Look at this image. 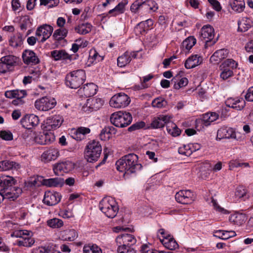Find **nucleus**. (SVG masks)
<instances>
[{"mask_svg":"<svg viewBox=\"0 0 253 253\" xmlns=\"http://www.w3.org/2000/svg\"><path fill=\"white\" fill-rule=\"evenodd\" d=\"M167 105L168 102L162 97H157L154 99L152 102V106L154 108H165L167 106Z\"/></svg>","mask_w":253,"mask_h":253,"instance_id":"obj_45","label":"nucleus"},{"mask_svg":"<svg viewBox=\"0 0 253 253\" xmlns=\"http://www.w3.org/2000/svg\"><path fill=\"white\" fill-rule=\"evenodd\" d=\"M59 155L58 149L51 147L42 154L41 159L42 161L44 162H48L56 159L59 156Z\"/></svg>","mask_w":253,"mask_h":253,"instance_id":"obj_23","label":"nucleus"},{"mask_svg":"<svg viewBox=\"0 0 253 253\" xmlns=\"http://www.w3.org/2000/svg\"><path fill=\"white\" fill-rule=\"evenodd\" d=\"M103 104V101L100 98H90L87 100L86 103L83 107V110L88 113L98 110Z\"/></svg>","mask_w":253,"mask_h":253,"instance_id":"obj_14","label":"nucleus"},{"mask_svg":"<svg viewBox=\"0 0 253 253\" xmlns=\"http://www.w3.org/2000/svg\"><path fill=\"white\" fill-rule=\"evenodd\" d=\"M53 28L52 26L44 24L38 27L36 32V36L38 37H42L40 40V42H44L51 35Z\"/></svg>","mask_w":253,"mask_h":253,"instance_id":"obj_18","label":"nucleus"},{"mask_svg":"<svg viewBox=\"0 0 253 253\" xmlns=\"http://www.w3.org/2000/svg\"><path fill=\"white\" fill-rule=\"evenodd\" d=\"M245 98L248 101H253V86L249 88L245 95Z\"/></svg>","mask_w":253,"mask_h":253,"instance_id":"obj_64","label":"nucleus"},{"mask_svg":"<svg viewBox=\"0 0 253 253\" xmlns=\"http://www.w3.org/2000/svg\"><path fill=\"white\" fill-rule=\"evenodd\" d=\"M55 140V136L51 132H38L34 133L33 140L40 145L49 144Z\"/></svg>","mask_w":253,"mask_h":253,"instance_id":"obj_13","label":"nucleus"},{"mask_svg":"<svg viewBox=\"0 0 253 253\" xmlns=\"http://www.w3.org/2000/svg\"><path fill=\"white\" fill-rule=\"evenodd\" d=\"M129 52L126 51L117 59L118 65L120 67H124L128 64L130 61Z\"/></svg>","mask_w":253,"mask_h":253,"instance_id":"obj_42","label":"nucleus"},{"mask_svg":"<svg viewBox=\"0 0 253 253\" xmlns=\"http://www.w3.org/2000/svg\"><path fill=\"white\" fill-rule=\"evenodd\" d=\"M200 56L198 55H194L190 56L185 61V67L186 69H191L199 65L201 61H200Z\"/></svg>","mask_w":253,"mask_h":253,"instance_id":"obj_37","label":"nucleus"},{"mask_svg":"<svg viewBox=\"0 0 253 253\" xmlns=\"http://www.w3.org/2000/svg\"><path fill=\"white\" fill-rule=\"evenodd\" d=\"M228 52L227 49H221L215 51L210 58V61L211 62H214L215 64L218 63L222 60L227 57Z\"/></svg>","mask_w":253,"mask_h":253,"instance_id":"obj_28","label":"nucleus"},{"mask_svg":"<svg viewBox=\"0 0 253 253\" xmlns=\"http://www.w3.org/2000/svg\"><path fill=\"white\" fill-rule=\"evenodd\" d=\"M22 193V189L18 186H14L10 189L6 188L4 191H0L3 200L7 199L9 201H15Z\"/></svg>","mask_w":253,"mask_h":253,"instance_id":"obj_15","label":"nucleus"},{"mask_svg":"<svg viewBox=\"0 0 253 253\" xmlns=\"http://www.w3.org/2000/svg\"><path fill=\"white\" fill-rule=\"evenodd\" d=\"M118 246V253H135V251L131 248L130 246L117 244Z\"/></svg>","mask_w":253,"mask_h":253,"instance_id":"obj_52","label":"nucleus"},{"mask_svg":"<svg viewBox=\"0 0 253 253\" xmlns=\"http://www.w3.org/2000/svg\"><path fill=\"white\" fill-rule=\"evenodd\" d=\"M22 35L19 33H17L10 37L9 42L10 45L16 47L20 46L22 43Z\"/></svg>","mask_w":253,"mask_h":253,"instance_id":"obj_43","label":"nucleus"},{"mask_svg":"<svg viewBox=\"0 0 253 253\" xmlns=\"http://www.w3.org/2000/svg\"><path fill=\"white\" fill-rule=\"evenodd\" d=\"M84 253H102L101 250L97 246H84Z\"/></svg>","mask_w":253,"mask_h":253,"instance_id":"obj_55","label":"nucleus"},{"mask_svg":"<svg viewBox=\"0 0 253 253\" xmlns=\"http://www.w3.org/2000/svg\"><path fill=\"white\" fill-rule=\"evenodd\" d=\"M110 122L118 127H125L130 124L132 118L130 113L119 111L113 113L110 118Z\"/></svg>","mask_w":253,"mask_h":253,"instance_id":"obj_5","label":"nucleus"},{"mask_svg":"<svg viewBox=\"0 0 253 253\" xmlns=\"http://www.w3.org/2000/svg\"><path fill=\"white\" fill-rule=\"evenodd\" d=\"M221 72L220 77L223 80H225L233 75V72L232 70L229 68H220Z\"/></svg>","mask_w":253,"mask_h":253,"instance_id":"obj_54","label":"nucleus"},{"mask_svg":"<svg viewBox=\"0 0 253 253\" xmlns=\"http://www.w3.org/2000/svg\"><path fill=\"white\" fill-rule=\"evenodd\" d=\"M86 79L83 70H77L70 72L66 77V84L71 88L77 89L83 84Z\"/></svg>","mask_w":253,"mask_h":253,"instance_id":"obj_3","label":"nucleus"},{"mask_svg":"<svg viewBox=\"0 0 253 253\" xmlns=\"http://www.w3.org/2000/svg\"><path fill=\"white\" fill-rule=\"evenodd\" d=\"M97 86L93 83L87 84L79 90L80 93L86 97L94 95L97 91Z\"/></svg>","mask_w":253,"mask_h":253,"instance_id":"obj_24","label":"nucleus"},{"mask_svg":"<svg viewBox=\"0 0 253 253\" xmlns=\"http://www.w3.org/2000/svg\"><path fill=\"white\" fill-rule=\"evenodd\" d=\"M47 225L53 228H58L63 225V222L61 219L54 218L48 220L47 221Z\"/></svg>","mask_w":253,"mask_h":253,"instance_id":"obj_50","label":"nucleus"},{"mask_svg":"<svg viewBox=\"0 0 253 253\" xmlns=\"http://www.w3.org/2000/svg\"><path fill=\"white\" fill-rule=\"evenodd\" d=\"M138 157L134 153H130L123 156L116 163V168L120 172L125 173H132L142 168L138 163Z\"/></svg>","mask_w":253,"mask_h":253,"instance_id":"obj_1","label":"nucleus"},{"mask_svg":"<svg viewBox=\"0 0 253 253\" xmlns=\"http://www.w3.org/2000/svg\"><path fill=\"white\" fill-rule=\"evenodd\" d=\"M64 183V180L61 177H55L48 179H44L42 183L47 187H57L62 185Z\"/></svg>","mask_w":253,"mask_h":253,"instance_id":"obj_32","label":"nucleus"},{"mask_svg":"<svg viewBox=\"0 0 253 253\" xmlns=\"http://www.w3.org/2000/svg\"><path fill=\"white\" fill-rule=\"evenodd\" d=\"M117 129L113 126H105L100 133V137L102 140H106L111 137V135L115 134Z\"/></svg>","mask_w":253,"mask_h":253,"instance_id":"obj_34","label":"nucleus"},{"mask_svg":"<svg viewBox=\"0 0 253 253\" xmlns=\"http://www.w3.org/2000/svg\"><path fill=\"white\" fill-rule=\"evenodd\" d=\"M196 42V40L194 37H189L182 42V46L183 48L189 50L195 44Z\"/></svg>","mask_w":253,"mask_h":253,"instance_id":"obj_46","label":"nucleus"},{"mask_svg":"<svg viewBox=\"0 0 253 253\" xmlns=\"http://www.w3.org/2000/svg\"><path fill=\"white\" fill-rule=\"evenodd\" d=\"M226 106L240 111L242 110L246 105L245 101L242 97H230L225 101Z\"/></svg>","mask_w":253,"mask_h":253,"instance_id":"obj_20","label":"nucleus"},{"mask_svg":"<svg viewBox=\"0 0 253 253\" xmlns=\"http://www.w3.org/2000/svg\"><path fill=\"white\" fill-rule=\"evenodd\" d=\"M125 5L123 3H119L114 8L110 10L108 14H112L113 16L117 15L124 12Z\"/></svg>","mask_w":253,"mask_h":253,"instance_id":"obj_53","label":"nucleus"},{"mask_svg":"<svg viewBox=\"0 0 253 253\" xmlns=\"http://www.w3.org/2000/svg\"><path fill=\"white\" fill-rule=\"evenodd\" d=\"M0 137L3 140L9 141L13 139V135L10 131L2 130L0 131Z\"/></svg>","mask_w":253,"mask_h":253,"instance_id":"obj_60","label":"nucleus"},{"mask_svg":"<svg viewBox=\"0 0 253 253\" xmlns=\"http://www.w3.org/2000/svg\"><path fill=\"white\" fill-rule=\"evenodd\" d=\"M67 235L68 236L65 238V240L68 241H74L78 236L77 233L75 230H70L67 231Z\"/></svg>","mask_w":253,"mask_h":253,"instance_id":"obj_62","label":"nucleus"},{"mask_svg":"<svg viewBox=\"0 0 253 253\" xmlns=\"http://www.w3.org/2000/svg\"><path fill=\"white\" fill-rule=\"evenodd\" d=\"M51 56L54 60L71 59V56L64 50H54L51 52Z\"/></svg>","mask_w":253,"mask_h":253,"instance_id":"obj_35","label":"nucleus"},{"mask_svg":"<svg viewBox=\"0 0 253 253\" xmlns=\"http://www.w3.org/2000/svg\"><path fill=\"white\" fill-rule=\"evenodd\" d=\"M5 96L8 98H23L27 95L25 90H11L5 92Z\"/></svg>","mask_w":253,"mask_h":253,"instance_id":"obj_31","label":"nucleus"},{"mask_svg":"<svg viewBox=\"0 0 253 253\" xmlns=\"http://www.w3.org/2000/svg\"><path fill=\"white\" fill-rule=\"evenodd\" d=\"M20 168L19 164L8 160L0 162V171H6L12 169H17Z\"/></svg>","mask_w":253,"mask_h":253,"instance_id":"obj_30","label":"nucleus"},{"mask_svg":"<svg viewBox=\"0 0 253 253\" xmlns=\"http://www.w3.org/2000/svg\"><path fill=\"white\" fill-rule=\"evenodd\" d=\"M32 232L28 230H18L14 232L11 236L13 237L19 238L17 241V245L20 247L23 246L27 248L31 247L35 243V241L32 237Z\"/></svg>","mask_w":253,"mask_h":253,"instance_id":"obj_6","label":"nucleus"},{"mask_svg":"<svg viewBox=\"0 0 253 253\" xmlns=\"http://www.w3.org/2000/svg\"><path fill=\"white\" fill-rule=\"evenodd\" d=\"M116 242L117 244L131 246L136 243V240L131 234H124L117 236Z\"/></svg>","mask_w":253,"mask_h":253,"instance_id":"obj_21","label":"nucleus"},{"mask_svg":"<svg viewBox=\"0 0 253 253\" xmlns=\"http://www.w3.org/2000/svg\"><path fill=\"white\" fill-rule=\"evenodd\" d=\"M227 230H218L213 231V236L222 240H227Z\"/></svg>","mask_w":253,"mask_h":253,"instance_id":"obj_56","label":"nucleus"},{"mask_svg":"<svg viewBox=\"0 0 253 253\" xmlns=\"http://www.w3.org/2000/svg\"><path fill=\"white\" fill-rule=\"evenodd\" d=\"M63 117L59 115L48 117L44 122V128L47 131L56 129L63 122Z\"/></svg>","mask_w":253,"mask_h":253,"instance_id":"obj_12","label":"nucleus"},{"mask_svg":"<svg viewBox=\"0 0 253 253\" xmlns=\"http://www.w3.org/2000/svg\"><path fill=\"white\" fill-rule=\"evenodd\" d=\"M245 218L246 217L244 214L235 213L230 215L229 221L234 225L240 226L245 222Z\"/></svg>","mask_w":253,"mask_h":253,"instance_id":"obj_36","label":"nucleus"},{"mask_svg":"<svg viewBox=\"0 0 253 253\" xmlns=\"http://www.w3.org/2000/svg\"><path fill=\"white\" fill-rule=\"evenodd\" d=\"M171 119V117L168 115H161L155 118L151 123V126L153 128H161L165 125H167L169 121Z\"/></svg>","mask_w":253,"mask_h":253,"instance_id":"obj_25","label":"nucleus"},{"mask_svg":"<svg viewBox=\"0 0 253 253\" xmlns=\"http://www.w3.org/2000/svg\"><path fill=\"white\" fill-rule=\"evenodd\" d=\"M145 124L143 122H139L133 124L128 128L129 131H133L137 129L143 128L145 126Z\"/></svg>","mask_w":253,"mask_h":253,"instance_id":"obj_61","label":"nucleus"},{"mask_svg":"<svg viewBox=\"0 0 253 253\" xmlns=\"http://www.w3.org/2000/svg\"><path fill=\"white\" fill-rule=\"evenodd\" d=\"M61 196L56 192L46 191L44 193L43 202L49 206L58 204L61 200Z\"/></svg>","mask_w":253,"mask_h":253,"instance_id":"obj_19","label":"nucleus"},{"mask_svg":"<svg viewBox=\"0 0 253 253\" xmlns=\"http://www.w3.org/2000/svg\"><path fill=\"white\" fill-rule=\"evenodd\" d=\"M16 182V180L12 176L5 175L0 176V187L1 188L0 191L14 187Z\"/></svg>","mask_w":253,"mask_h":253,"instance_id":"obj_22","label":"nucleus"},{"mask_svg":"<svg viewBox=\"0 0 253 253\" xmlns=\"http://www.w3.org/2000/svg\"><path fill=\"white\" fill-rule=\"evenodd\" d=\"M162 244L168 249L174 250L178 248V245L174 239L170 235L165 236L163 239H160Z\"/></svg>","mask_w":253,"mask_h":253,"instance_id":"obj_27","label":"nucleus"},{"mask_svg":"<svg viewBox=\"0 0 253 253\" xmlns=\"http://www.w3.org/2000/svg\"><path fill=\"white\" fill-rule=\"evenodd\" d=\"M167 130L168 132L174 137L179 135L181 133V130L178 128L177 126L171 122L170 120L169 121L167 125Z\"/></svg>","mask_w":253,"mask_h":253,"instance_id":"obj_40","label":"nucleus"},{"mask_svg":"<svg viewBox=\"0 0 253 253\" xmlns=\"http://www.w3.org/2000/svg\"><path fill=\"white\" fill-rule=\"evenodd\" d=\"M196 196L190 190H182L177 192L175 195L176 201L182 204H190L195 200Z\"/></svg>","mask_w":253,"mask_h":253,"instance_id":"obj_10","label":"nucleus"},{"mask_svg":"<svg viewBox=\"0 0 253 253\" xmlns=\"http://www.w3.org/2000/svg\"><path fill=\"white\" fill-rule=\"evenodd\" d=\"M52 252V253H62L58 251H54V249L52 246H47V247H42L40 248L39 253H50Z\"/></svg>","mask_w":253,"mask_h":253,"instance_id":"obj_59","label":"nucleus"},{"mask_svg":"<svg viewBox=\"0 0 253 253\" xmlns=\"http://www.w3.org/2000/svg\"><path fill=\"white\" fill-rule=\"evenodd\" d=\"M219 115L215 112H209L203 115L202 124L206 126H210L212 122L218 119Z\"/></svg>","mask_w":253,"mask_h":253,"instance_id":"obj_29","label":"nucleus"},{"mask_svg":"<svg viewBox=\"0 0 253 253\" xmlns=\"http://www.w3.org/2000/svg\"><path fill=\"white\" fill-rule=\"evenodd\" d=\"M230 5L233 10L240 13L244 10L245 3L243 0H230Z\"/></svg>","mask_w":253,"mask_h":253,"instance_id":"obj_38","label":"nucleus"},{"mask_svg":"<svg viewBox=\"0 0 253 253\" xmlns=\"http://www.w3.org/2000/svg\"><path fill=\"white\" fill-rule=\"evenodd\" d=\"M101 151L102 147L98 141H90L86 146L85 158L88 162H95L100 157Z\"/></svg>","mask_w":253,"mask_h":253,"instance_id":"obj_4","label":"nucleus"},{"mask_svg":"<svg viewBox=\"0 0 253 253\" xmlns=\"http://www.w3.org/2000/svg\"><path fill=\"white\" fill-rule=\"evenodd\" d=\"M129 97L124 93H119L114 95L110 100L111 106L119 108L127 106L130 103Z\"/></svg>","mask_w":253,"mask_h":253,"instance_id":"obj_9","label":"nucleus"},{"mask_svg":"<svg viewBox=\"0 0 253 253\" xmlns=\"http://www.w3.org/2000/svg\"><path fill=\"white\" fill-rule=\"evenodd\" d=\"M39 117L34 114L26 115L23 117L20 123L22 126L26 129H30L36 126L39 124Z\"/></svg>","mask_w":253,"mask_h":253,"instance_id":"obj_16","label":"nucleus"},{"mask_svg":"<svg viewBox=\"0 0 253 253\" xmlns=\"http://www.w3.org/2000/svg\"><path fill=\"white\" fill-rule=\"evenodd\" d=\"M92 28V25L89 23H85L79 25L75 28V31L81 35L89 33Z\"/></svg>","mask_w":253,"mask_h":253,"instance_id":"obj_41","label":"nucleus"},{"mask_svg":"<svg viewBox=\"0 0 253 253\" xmlns=\"http://www.w3.org/2000/svg\"><path fill=\"white\" fill-rule=\"evenodd\" d=\"M74 168V164L69 161H63L53 166V171L56 175H60L61 172L67 173Z\"/></svg>","mask_w":253,"mask_h":253,"instance_id":"obj_17","label":"nucleus"},{"mask_svg":"<svg viewBox=\"0 0 253 253\" xmlns=\"http://www.w3.org/2000/svg\"><path fill=\"white\" fill-rule=\"evenodd\" d=\"M238 63L232 59L225 60L220 66V68H229L231 70L237 68Z\"/></svg>","mask_w":253,"mask_h":253,"instance_id":"obj_47","label":"nucleus"},{"mask_svg":"<svg viewBox=\"0 0 253 253\" xmlns=\"http://www.w3.org/2000/svg\"><path fill=\"white\" fill-rule=\"evenodd\" d=\"M24 62L28 65H35L39 62L36 54L31 50H26L22 54Z\"/></svg>","mask_w":253,"mask_h":253,"instance_id":"obj_26","label":"nucleus"},{"mask_svg":"<svg viewBox=\"0 0 253 253\" xmlns=\"http://www.w3.org/2000/svg\"><path fill=\"white\" fill-rule=\"evenodd\" d=\"M68 33V31L67 29H58L56 30L53 33V37L56 40H61L64 39L65 37H66Z\"/></svg>","mask_w":253,"mask_h":253,"instance_id":"obj_48","label":"nucleus"},{"mask_svg":"<svg viewBox=\"0 0 253 253\" xmlns=\"http://www.w3.org/2000/svg\"><path fill=\"white\" fill-rule=\"evenodd\" d=\"M145 8L149 9L151 11L155 12L158 9V5L154 0H149L147 1Z\"/></svg>","mask_w":253,"mask_h":253,"instance_id":"obj_57","label":"nucleus"},{"mask_svg":"<svg viewBox=\"0 0 253 253\" xmlns=\"http://www.w3.org/2000/svg\"><path fill=\"white\" fill-rule=\"evenodd\" d=\"M103 57L98 54L95 50H91L89 52V60L92 63H96L97 62L103 60Z\"/></svg>","mask_w":253,"mask_h":253,"instance_id":"obj_49","label":"nucleus"},{"mask_svg":"<svg viewBox=\"0 0 253 253\" xmlns=\"http://www.w3.org/2000/svg\"><path fill=\"white\" fill-rule=\"evenodd\" d=\"M190 148L188 144L184 145L178 149V153L186 156H189L191 155V151L190 150Z\"/></svg>","mask_w":253,"mask_h":253,"instance_id":"obj_58","label":"nucleus"},{"mask_svg":"<svg viewBox=\"0 0 253 253\" xmlns=\"http://www.w3.org/2000/svg\"><path fill=\"white\" fill-rule=\"evenodd\" d=\"M147 0H136L131 6L130 9L133 12L136 11L141 7H146Z\"/></svg>","mask_w":253,"mask_h":253,"instance_id":"obj_51","label":"nucleus"},{"mask_svg":"<svg viewBox=\"0 0 253 253\" xmlns=\"http://www.w3.org/2000/svg\"><path fill=\"white\" fill-rule=\"evenodd\" d=\"M238 31L246 32L253 26L252 20L247 17H244L238 22Z\"/></svg>","mask_w":253,"mask_h":253,"instance_id":"obj_33","label":"nucleus"},{"mask_svg":"<svg viewBox=\"0 0 253 253\" xmlns=\"http://www.w3.org/2000/svg\"><path fill=\"white\" fill-rule=\"evenodd\" d=\"M99 207L101 211L109 218L115 217L119 211L114 199L110 197L103 198L100 202Z\"/></svg>","mask_w":253,"mask_h":253,"instance_id":"obj_2","label":"nucleus"},{"mask_svg":"<svg viewBox=\"0 0 253 253\" xmlns=\"http://www.w3.org/2000/svg\"><path fill=\"white\" fill-rule=\"evenodd\" d=\"M214 29L210 25L204 26L201 30L200 38L202 40H205V46L206 47L213 45L217 41V39H213Z\"/></svg>","mask_w":253,"mask_h":253,"instance_id":"obj_7","label":"nucleus"},{"mask_svg":"<svg viewBox=\"0 0 253 253\" xmlns=\"http://www.w3.org/2000/svg\"><path fill=\"white\" fill-rule=\"evenodd\" d=\"M211 203L216 211L224 214L227 213V211L218 205L216 201L213 198L211 199Z\"/></svg>","mask_w":253,"mask_h":253,"instance_id":"obj_63","label":"nucleus"},{"mask_svg":"<svg viewBox=\"0 0 253 253\" xmlns=\"http://www.w3.org/2000/svg\"><path fill=\"white\" fill-rule=\"evenodd\" d=\"M240 135V133L236 132L232 128L227 126L220 127L217 132V138L219 139L232 138L241 141L242 138Z\"/></svg>","mask_w":253,"mask_h":253,"instance_id":"obj_11","label":"nucleus"},{"mask_svg":"<svg viewBox=\"0 0 253 253\" xmlns=\"http://www.w3.org/2000/svg\"><path fill=\"white\" fill-rule=\"evenodd\" d=\"M179 75H176L171 80V82L174 83L173 88L176 89H179L181 87L185 86L188 83V80L186 78L183 77L180 79L178 82Z\"/></svg>","mask_w":253,"mask_h":253,"instance_id":"obj_39","label":"nucleus"},{"mask_svg":"<svg viewBox=\"0 0 253 253\" xmlns=\"http://www.w3.org/2000/svg\"><path fill=\"white\" fill-rule=\"evenodd\" d=\"M16 60L17 58L12 55L5 56L0 59V61L4 63L10 69H11L16 64Z\"/></svg>","mask_w":253,"mask_h":253,"instance_id":"obj_44","label":"nucleus"},{"mask_svg":"<svg viewBox=\"0 0 253 253\" xmlns=\"http://www.w3.org/2000/svg\"><path fill=\"white\" fill-rule=\"evenodd\" d=\"M56 104L54 98L43 97L37 100L35 102L36 108L40 111H47L53 108Z\"/></svg>","mask_w":253,"mask_h":253,"instance_id":"obj_8","label":"nucleus"}]
</instances>
